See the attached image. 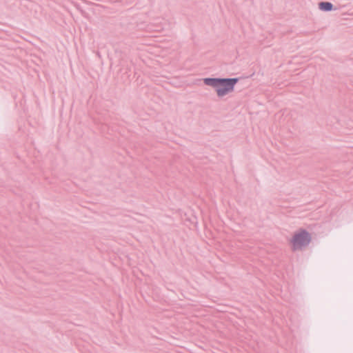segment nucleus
<instances>
[{"mask_svg": "<svg viewBox=\"0 0 353 353\" xmlns=\"http://www.w3.org/2000/svg\"><path fill=\"white\" fill-rule=\"evenodd\" d=\"M206 85H210L216 89L219 97H223L234 90L238 79H211L206 78L203 80Z\"/></svg>", "mask_w": 353, "mask_h": 353, "instance_id": "nucleus-1", "label": "nucleus"}, {"mask_svg": "<svg viewBox=\"0 0 353 353\" xmlns=\"http://www.w3.org/2000/svg\"><path fill=\"white\" fill-rule=\"evenodd\" d=\"M311 241V236L308 232L305 230H299L296 231L289 240V245L292 251L302 250L307 246Z\"/></svg>", "mask_w": 353, "mask_h": 353, "instance_id": "nucleus-2", "label": "nucleus"}, {"mask_svg": "<svg viewBox=\"0 0 353 353\" xmlns=\"http://www.w3.org/2000/svg\"><path fill=\"white\" fill-rule=\"evenodd\" d=\"M319 8L324 11H330L332 9V4L329 2H321L319 3Z\"/></svg>", "mask_w": 353, "mask_h": 353, "instance_id": "nucleus-3", "label": "nucleus"}]
</instances>
